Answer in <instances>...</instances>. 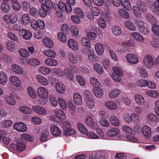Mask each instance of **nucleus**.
<instances>
[{"mask_svg": "<svg viewBox=\"0 0 159 159\" xmlns=\"http://www.w3.org/2000/svg\"><path fill=\"white\" fill-rule=\"evenodd\" d=\"M113 72L111 75L112 79L116 82H120L123 75V71L117 67H113Z\"/></svg>", "mask_w": 159, "mask_h": 159, "instance_id": "obj_1", "label": "nucleus"}, {"mask_svg": "<svg viewBox=\"0 0 159 159\" xmlns=\"http://www.w3.org/2000/svg\"><path fill=\"white\" fill-rule=\"evenodd\" d=\"M139 86L141 87H145L147 86L148 87L151 89L154 88L156 87V84L154 83L148 81V80L141 79L139 80L137 83Z\"/></svg>", "mask_w": 159, "mask_h": 159, "instance_id": "obj_2", "label": "nucleus"}, {"mask_svg": "<svg viewBox=\"0 0 159 159\" xmlns=\"http://www.w3.org/2000/svg\"><path fill=\"white\" fill-rule=\"evenodd\" d=\"M57 7L62 11H66L67 13H70L72 11V8L70 5L65 4L61 1L59 2Z\"/></svg>", "mask_w": 159, "mask_h": 159, "instance_id": "obj_3", "label": "nucleus"}, {"mask_svg": "<svg viewBox=\"0 0 159 159\" xmlns=\"http://www.w3.org/2000/svg\"><path fill=\"white\" fill-rule=\"evenodd\" d=\"M143 62L145 66L148 68L152 67L153 65V58L151 56L146 55L143 58Z\"/></svg>", "mask_w": 159, "mask_h": 159, "instance_id": "obj_4", "label": "nucleus"}, {"mask_svg": "<svg viewBox=\"0 0 159 159\" xmlns=\"http://www.w3.org/2000/svg\"><path fill=\"white\" fill-rule=\"evenodd\" d=\"M13 127L14 129L19 132H25L27 129L26 125L22 122L15 123Z\"/></svg>", "mask_w": 159, "mask_h": 159, "instance_id": "obj_5", "label": "nucleus"}, {"mask_svg": "<svg viewBox=\"0 0 159 159\" xmlns=\"http://www.w3.org/2000/svg\"><path fill=\"white\" fill-rule=\"evenodd\" d=\"M39 97L41 98H47L48 96V92L43 87H39L37 90Z\"/></svg>", "mask_w": 159, "mask_h": 159, "instance_id": "obj_6", "label": "nucleus"}, {"mask_svg": "<svg viewBox=\"0 0 159 159\" xmlns=\"http://www.w3.org/2000/svg\"><path fill=\"white\" fill-rule=\"evenodd\" d=\"M50 129L51 134L54 136H58L61 134L60 130L56 125L53 124L51 125Z\"/></svg>", "mask_w": 159, "mask_h": 159, "instance_id": "obj_7", "label": "nucleus"}, {"mask_svg": "<svg viewBox=\"0 0 159 159\" xmlns=\"http://www.w3.org/2000/svg\"><path fill=\"white\" fill-rule=\"evenodd\" d=\"M126 58L129 62L132 64H136L139 61L138 58L136 55L131 54L127 55Z\"/></svg>", "mask_w": 159, "mask_h": 159, "instance_id": "obj_8", "label": "nucleus"}, {"mask_svg": "<svg viewBox=\"0 0 159 159\" xmlns=\"http://www.w3.org/2000/svg\"><path fill=\"white\" fill-rule=\"evenodd\" d=\"M10 82L13 85L17 87H20L21 85V82L17 77L14 76H10L9 78Z\"/></svg>", "mask_w": 159, "mask_h": 159, "instance_id": "obj_9", "label": "nucleus"}, {"mask_svg": "<svg viewBox=\"0 0 159 159\" xmlns=\"http://www.w3.org/2000/svg\"><path fill=\"white\" fill-rule=\"evenodd\" d=\"M54 113L59 119L63 120L66 118L64 112L61 109H55L54 111Z\"/></svg>", "mask_w": 159, "mask_h": 159, "instance_id": "obj_10", "label": "nucleus"}, {"mask_svg": "<svg viewBox=\"0 0 159 159\" xmlns=\"http://www.w3.org/2000/svg\"><path fill=\"white\" fill-rule=\"evenodd\" d=\"M36 77L39 83L44 86H47L48 84V80L43 76L40 75H37Z\"/></svg>", "mask_w": 159, "mask_h": 159, "instance_id": "obj_11", "label": "nucleus"}, {"mask_svg": "<svg viewBox=\"0 0 159 159\" xmlns=\"http://www.w3.org/2000/svg\"><path fill=\"white\" fill-rule=\"evenodd\" d=\"M17 40H8L7 44V48L8 50L13 52L15 49L16 47V42Z\"/></svg>", "mask_w": 159, "mask_h": 159, "instance_id": "obj_12", "label": "nucleus"}, {"mask_svg": "<svg viewBox=\"0 0 159 159\" xmlns=\"http://www.w3.org/2000/svg\"><path fill=\"white\" fill-rule=\"evenodd\" d=\"M39 2L42 5L41 6H43L44 7L52 8L53 7V4L50 0H39Z\"/></svg>", "mask_w": 159, "mask_h": 159, "instance_id": "obj_13", "label": "nucleus"}, {"mask_svg": "<svg viewBox=\"0 0 159 159\" xmlns=\"http://www.w3.org/2000/svg\"><path fill=\"white\" fill-rule=\"evenodd\" d=\"M142 133L146 138H149L151 135V129L147 125H144L142 128Z\"/></svg>", "mask_w": 159, "mask_h": 159, "instance_id": "obj_14", "label": "nucleus"}, {"mask_svg": "<svg viewBox=\"0 0 159 159\" xmlns=\"http://www.w3.org/2000/svg\"><path fill=\"white\" fill-rule=\"evenodd\" d=\"M74 102L77 105H80L82 102L81 96L79 93H75L73 95Z\"/></svg>", "mask_w": 159, "mask_h": 159, "instance_id": "obj_15", "label": "nucleus"}, {"mask_svg": "<svg viewBox=\"0 0 159 159\" xmlns=\"http://www.w3.org/2000/svg\"><path fill=\"white\" fill-rule=\"evenodd\" d=\"M125 26L128 30L132 31L136 30V28L134 24L131 22L129 21H126L124 22Z\"/></svg>", "mask_w": 159, "mask_h": 159, "instance_id": "obj_16", "label": "nucleus"}, {"mask_svg": "<svg viewBox=\"0 0 159 159\" xmlns=\"http://www.w3.org/2000/svg\"><path fill=\"white\" fill-rule=\"evenodd\" d=\"M94 95L98 98H101L103 94V91L100 88L96 87L93 89Z\"/></svg>", "mask_w": 159, "mask_h": 159, "instance_id": "obj_17", "label": "nucleus"}, {"mask_svg": "<svg viewBox=\"0 0 159 159\" xmlns=\"http://www.w3.org/2000/svg\"><path fill=\"white\" fill-rule=\"evenodd\" d=\"M11 68L12 70L16 74H22L23 73V70L18 65L14 64L11 65Z\"/></svg>", "mask_w": 159, "mask_h": 159, "instance_id": "obj_18", "label": "nucleus"}, {"mask_svg": "<svg viewBox=\"0 0 159 159\" xmlns=\"http://www.w3.org/2000/svg\"><path fill=\"white\" fill-rule=\"evenodd\" d=\"M55 87L56 90L59 93H63L65 92V86L61 83L59 82L55 86Z\"/></svg>", "mask_w": 159, "mask_h": 159, "instance_id": "obj_19", "label": "nucleus"}, {"mask_svg": "<svg viewBox=\"0 0 159 159\" xmlns=\"http://www.w3.org/2000/svg\"><path fill=\"white\" fill-rule=\"evenodd\" d=\"M122 6L127 10H131L132 8L130 2L128 0H120Z\"/></svg>", "mask_w": 159, "mask_h": 159, "instance_id": "obj_20", "label": "nucleus"}, {"mask_svg": "<svg viewBox=\"0 0 159 159\" xmlns=\"http://www.w3.org/2000/svg\"><path fill=\"white\" fill-rule=\"evenodd\" d=\"M119 132V130L117 128H112L109 130L107 132V135L109 137H113L118 134Z\"/></svg>", "mask_w": 159, "mask_h": 159, "instance_id": "obj_21", "label": "nucleus"}, {"mask_svg": "<svg viewBox=\"0 0 159 159\" xmlns=\"http://www.w3.org/2000/svg\"><path fill=\"white\" fill-rule=\"evenodd\" d=\"M44 62L46 64L51 66H55L57 64L56 60L50 58L46 59L44 61Z\"/></svg>", "mask_w": 159, "mask_h": 159, "instance_id": "obj_22", "label": "nucleus"}, {"mask_svg": "<svg viewBox=\"0 0 159 159\" xmlns=\"http://www.w3.org/2000/svg\"><path fill=\"white\" fill-rule=\"evenodd\" d=\"M32 108L35 112L40 114L44 115L46 113L44 108L38 106H33Z\"/></svg>", "mask_w": 159, "mask_h": 159, "instance_id": "obj_23", "label": "nucleus"}, {"mask_svg": "<svg viewBox=\"0 0 159 159\" xmlns=\"http://www.w3.org/2000/svg\"><path fill=\"white\" fill-rule=\"evenodd\" d=\"M95 48L97 53L98 54L102 55L103 53V48L102 45L100 43L96 44Z\"/></svg>", "mask_w": 159, "mask_h": 159, "instance_id": "obj_24", "label": "nucleus"}, {"mask_svg": "<svg viewBox=\"0 0 159 159\" xmlns=\"http://www.w3.org/2000/svg\"><path fill=\"white\" fill-rule=\"evenodd\" d=\"M68 44L69 47L72 49L75 50H78V44L75 40H68Z\"/></svg>", "mask_w": 159, "mask_h": 159, "instance_id": "obj_25", "label": "nucleus"}, {"mask_svg": "<svg viewBox=\"0 0 159 159\" xmlns=\"http://www.w3.org/2000/svg\"><path fill=\"white\" fill-rule=\"evenodd\" d=\"M85 124L89 127H92L94 126V122L93 119L90 116L87 117L85 119Z\"/></svg>", "mask_w": 159, "mask_h": 159, "instance_id": "obj_26", "label": "nucleus"}, {"mask_svg": "<svg viewBox=\"0 0 159 159\" xmlns=\"http://www.w3.org/2000/svg\"><path fill=\"white\" fill-rule=\"evenodd\" d=\"M15 146L17 150L20 152L25 150L26 148L25 145L21 141L17 142Z\"/></svg>", "mask_w": 159, "mask_h": 159, "instance_id": "obj_27", "label": "nucleus"}, {"mask_svg": "<svg viewBox=\"0 0 159 159\" xmlns=\"http://www.w3.org/2000/svg\"><path fill=\"white\" fill-rule=\"evenodd\" d=\"M6 102L10 105L13 106L16 104V101L12 95L6 96L5 97Z\"/></svg>", "mask_w": 159, "mask_h": 159, "instance_id": "obj_28", "label": "nucleus"}, {"mask_svg": "<svg viewBox=\"0 0 159 159\" xmlns=\"http://www.w3.org/2000/svg\"><path fill=\"white\" fill-rule=\"evenodd\" d=\"M30 17L27 14H23L21 17V21L24 25H28L30 22Z\"/></svg>", "mask_w": 159, "mask_h": 159, "instance_id": "obj_29", "label": "nucleus"}, {"mask_svg": "<svg viewBox=\"0 0 159 159\" xmlns=\"http://www.w3.org/2000/svg\"><path fill=\"white\" fill-rule=\"evenodd\" d=\"M132 10L134 14L136 17L138 18L142 17V14L141 11L139 8L137 6H134L133 7Z\"/></svg>", "mask_w": 159, "mask_h": 159, "instance_id": "obj_30", "label": "nucleus"}, {"mask_svg": "<svg viewBox=\"0 0 159 159\" xmlns=\"http://www.w3.org/2000/svg\"><path fill=\"white\" fill-rule=\"evenodd\" d=\"M43 53L46 56L52 58H54L56 55V52L51 49L45 50Z\"/></svg>", "mask_w": 159, "mask_h": 159, "instance_id": "obj_31", "label": "nucleus"}, {"mask_svg": "<svg viewBox=\"0 0 159 159\" xmlns=\"http://www.w3.org/2000/svg\"><path fill=\"white\" fill-rule=\"evenodd\" d=\"M112 31L113 34L115 35H118L121 32L120 28L119 26L116 25L112 26Z\"/></svg>", "mask_w": 159, "mask_h": 159, "instance_id": "obj_32", "label": "nucleus"}, {"mask_svg": "<svg viewBox=\"0 0 159 159\" xmlns=\"http://www.w3.org/2000/svg\"><path fill=\"white\" fill-rule=\"evenodd\" d=\"M109 121L112 125L115 126H118L120 125V121L118 118L116 117L112 116L109 119Z\"/></svg>", "mask_w": 159, "mask_h": 159, "instance_id": "obj_33", "label": "nucleus"}, {"mask_svg": "<svg viewBox=\"0 0 159 159\" xmlns=\"http://www.w3.org/2000/svg\"><path fill=\"white\" fill-rule=\"evenodd\" d=\"M93 68L94 70L98 72V73L102 74L103 70L101 66L98 63H96L93 65Z\"/></svg>", "mask_w": 159, "mask_h": 159, "instance_id": "obj_34", "label": "nucleus"}, {"mask_svg": "<svg viewBox=\"0 0 159 159\" xmlns=\"http://www.w3.org/2000/svg\"><path fill=\"white\" fill-rule=\"evenodd\" d=\"M119 13L121 16L126 19L129 18L130 17L129 13L122 9L119 10Z\"/></svg>", "mask_w": 159, "mask_h": 159, "instance_id": "obj_35", "label": "nucleus"}, {"mask_svg": "<svg viewBox=\"0 0 159 159\" xmlns=\"http://www.w3.org/2000/svg\"><path fill=\"white\" fill-rule=\"evenodd\" d=\"M58 103L61 108L65 110L66 109L67 105L65 101L63 99L59 98H58Z\"/></svg>", "mask_w": 159, "mask_h": 159, "instance_id": "obj_36", "label": "nucleus"}, {"mask_svg": "<svg viewBox=\"0 0 159 159\" xmlns=\"http://www.w3.org/2000/svg\"><path fill=\"white\" fill-rule=\"evenodd\" d=\"M130 35L132 39L135 40H144L141 34L136 32L131 33Z\"/></svg>", "mask_w": 159, "mask_h": 159, "instance_id": "obj_37", "label": "nucleus"}, {"mask_svg": "<svg viewBox=\"0 0 159 159\" xmlns=\"http://www.w3.org/2000/svg\"><path fill=\"white\" fill-rule=\"evenodd\" d=\"M7 81V77L6 74L2 72H0V83L4 85Z\"/></svg>", "mask_w": 159, "mask_h": 159, "instance_id": "obj_38", "label": "nucleus"}, {"mask_svg": "<svg viewBox=\"0 0 159 159\" xmlns=\"http://www.w3.org/2000/svg\"><path fill=\"white\" fill-rule=\"evenodd\" d=\"M120 93V91L119 90L114 89L110 93L109 96L110 98H114L119 96Z\"/></svg>", "mask_w": 159, "mask_h": 159, "instance_id": "obj_39", "label": "nucleus"}, {"mask_svg": "<svg viewBox=\"0 0 159 159\" xmlns=\"http://www.w3.org/2000/svg\"><path fill=\"white\" fill-rule=\"evenodd\" d=\"M77 125L80 132L84 134H86L87 133L88 131L85 127L82 124L78 123H77Z\"/></svg>", "mask_w": 159, "mask_h": 159, "instance_id": "obj_40", "label": "nucleus"}, {"mask_svg": "<svg viewBox=\"0 0 159 159\" xmlns=\"http://www.w3.org/2000/svg\"><path fill=\"white\" fill-rule=\"evenodd\" d=\"M106 106L111 110H115L116 109L117 107L115 103L113 102H107L105 103Z\"/></svg>", "mask_w": 159, "mask_h": 159, "instance_id": "obj_41", "label": "nucleus"}, {"mask_svg": "<svg viewBox=\"0 0 159 159\" xmlns=\"http://www.w3.org/2000/svg\"><path fill=\"white\" fill-rule=\"evenodd\" d=\"M135 100L136 102L139 105H143L144 102V100L143 97L139 95H135Z\"/></svg>", "mask_w": 159, "mask_h": 159, "instance_id": "obj_42", "label": "nucleus"}, {"mask_svg": "<svg viewBox=\"0 0 159 159\" xmlns=\"http://www.w3.org/2000/svg\"><path fill=\"white\" fill-rule=\"evenodd\" d=\"M39 71L44 75L48 74L51 72V70L48 68L45 67H41L39 68Z\"/></svg>", "mask_w": 159, "mask_h": 159, "instance_id": "obj_43", "label": "nucleus"}, {"mask_svg": "<svg viewBox=\"0 0 159 159\" xmlns=\"http://www.w3.org/2000/svg\"><path fill=\"white\" fill-rule=\"evenodd\" d=\"M18 52L20 55L24 57H28L29 56V52L27 50L23 48L19 49Z\"/></svg>", "mask_w": 159, "mask_h": 159, "instance_id": "obj_44", "label": "nucleus"}, {"mask_svg": "<svg viewBox=\"0 0 159 159\" xmlns=\"http://www.w3.org/2000/svg\"><path fill=\"white\" fill-rule=\"evenodd\" d=\"M139 72L141 77H145L148 76V74L146 69L142 67H139L138 69Z\"/></svg>", "mask_w": 159, "mask_h": 159, "instance_id": "obj_45", "label": "nucleus"}, {"mask_svg": "<svg viewBox=\"0 0 159 159\" xmlns=\"http://www.w3.org/2000/svg\"><path fill=\"white\" fill-rule=\"evenodd\" d=\"M64 134L67 135H72L76 134V131L74 129L70 128L64 130Z\"/></svg>", "mask_w": 159, "mask_h": 159, "instance_id": "obj_46", "label": "nucleus"}, {"mask_svg": "<svg viewBox=\"0 0 159 159\" xmlns=\"http://www.w3.org/2000/svg\"><path fill=\"white\" fill-rule=\"evenodd\" d=\"M68 58L70 61L73 64H76L77 62V57L72 53H70L68 54Z\"/></svg>", "mask_w": 159, "mask_h": 159, "instance_id": "obj_47", "label": "nucleus"}, {"mask_svg": "<svg viewBox=\"0 0 159 159\" xmlns=\"http://www.w3.org/2000/svg\"><path fill=\"white\" fill-rule=\"evenodd\" d=\"M28 92L29 95L31 98L33 99H35L37 95L33 88L31 87H29L28 88Z\"/></svg>", "mask_w": 159, "mask_h": 159, "instance_id": "obj_48", "label": "nucleus"}, {"mask_svg": "<svg viewBox=\"0 0 159 159\" xmlns=\"http://www.w3.org/2000/svg\"><path fill=\"white\" fill-rule=\"evenodd\" d=\"M75 14L80 18H82L84 16V14L82 10L79 7L75 8L74 10Z\"/></svg>", "mask_w": 159, "mask_h": 159, "instance_id": "obj_49", "label": "nucleus"}, {"mask_svg": "<svg viewBox=\"0 0 159 159\" xmlns=\"http://www.w3.org/2000/svg\"><path fill=\"white\" fill-rule=\"evenodd\" d=\"M28 64L33 66H36L39 65L40 64L39 61L36 59H31L28 61Z\"/></svg>", "mask_w": 159, "mask_h": 159, "instance_id": "obj_50", "label": "nucleus"}, {"mask_svg": "<svg viewBox=\"0 0 159 159\" xmlns=\"http://www.w3.org/2000/svg\"><path fill=\"white\" fill-rule=\"evenodd\" d=\"M76 80L79 84L83 86H84L86 84L85 80L84 78L81 75H78L76 76Z\"/></svg>", "mask_w": 159, "mask_h": 159, "instance_id": "obj_51", "label": "nucleus"}, {"mask_svg": "<svg viewBox=\"0 0 159 159\" xmlns=\"http://www.w3.org/2000/svg\"><path fill=\"white\" fill-rule=\"evenodd\" d=\"M122 129L125 132L128 134H131L133 135L135 134V132L131 128L128 126H124L122 127Z\"/></svg>", "mask_w": 159, "mask_h": 159, "instance_id": "obj_52", "label": "nucleus"}, {"mask_svg": "<svg viewBox=\"0 0 159 159\" xmlns=\"http://www.w3.org/2000/svg\"><path fill=\"white\" fill-rule=\"evenodd\" d=\"M64 75L68 78L72 79L74 76L71 71L68 69H66L64 70Z\"/></svg>", "mask_w": 159, "mask_h": 159, "instance_id": "obj_53", "label": "nucleus"}, {"mask_svg": "<svg viewBox=\"0 0 159 159\" xmlns=\"http://www.w3.org/2000/svg\"><path fill=\"white\" fill-rule=\"evenodd\" d=\"M10 22L12 23H15L17 21L18 16L16 13H12L10 16Z\"/></svg>", "mask_w": 159, "mask_h": 159, "instance_id": "obj_54", "label": "nucleus"}, {"mask_svg": "<svg viewBox=\"0 0 159 159\" xmlns=\"http://www.w3.org/2000/svg\"><path fill=\"white\" fill-rule=\"evenodd\" d=\"M1 9L3 12H7L10 11V7L8 3L5 2L2 4Z\"/></svg>", "mask_w": 159, "mask_h": 159, "instance_id": "obj_55", "label": "nucleus"}, {"mask_svg": "<svg viewBox=\"0 0 159 159\" xmlns=\"http://www.w3.org/2000/svg\"><path fill=\"white\" fill-rule=\"evenodd\" d=\"M146 18L148 20L152 23H155L157 22V20L155 17L151 14L148 13L146 15Z\"/></svg>", "mask_w": 159, "mask_h": 159, "instance_id": "obj_56", "label": "nucleus"}, {"mask_svg": "<svg viewBox=\"0 0 159 159\" xmlns=\"http://www.w3.org/2000/svg\"><path fill=\"white\" fill-rule=\"evenodd\" d=\"M29 13L30 14L35 17H37L38 16V11L34 7H31L29 10Z\"/></svg>", "mask_w": 159, "mask_h": 159, "instance_id": "obj_57", "label": "nucleus"}, {"mask_svg": "<svg viewBox=\"0 0 159 159\" xmlns=\"http://www.w3.org/2000/svg\"><path fill=\"white\" fill-rule=\"evenodd\" d=\"M19 110L21 112L28 114H30L31 110L25 106H20L19 108Z\"/></svg>", "mask_w": 159, "mask_h": 159, "instance_id": "obj_58", "label": "nucleus"}, {"mask_svg": "<svg viewBox=\"0 0 159 159\" xmlns=\"http://www.w3.org/2000/svg\"><path fill=\"white\" fill-rule=\"evenodd\" d=\"M43 43L45 46L49 48H52L54 46L52 40H43Z\"/></svg>", "mask_w": 159, "mask_h": 159, "instance_id": "obj_59", "label": "nucleus"}, {"mask_svg": "<svg viewBox=\"0 0 159 159\" xmlns=\"http://www.w3.org/2000/svg\"><path fill=\"white\" fill-rule=\"evenodd\" d=\"M86 35L88 38L90 40H95L97 38L96 34L94 32H87Z\"/></svg>", "mask_w": 159, "mask_h": 159, "instance_id": "obj_60", "label": "nucleus"}, {"mask_svg": "<svg viewBox=\"0 0 159 159\" xmlns=\"http://www.w3.org/2000/svg\"><path fill=\"white\" fill-rule=\"evenodd\" d=\"M32 28L35 30H37L38 28V20L36 21L35 19L31 20L30 22Z\"/></svg>", "mask_w": 159, "mask_h": 159, "instance_id": "obj_61", "label": "nucleus"}, {"mask_svg": "<svg viewBox=\"0 0 159 159\" xmlns=\"http://www.w3.org/2000/svg\"><path fill=\"white\" fill-rule=\"evenodd\" d=\"M152 30L154 34L159 36V25L154 24L152 26Z\"/></svg>", "mask_w": 159, "mask_h": 159, "instance_id": "obj_62", "label": "nucleus"}, {"mask_svg": "<svg viewBox=\"0 0 159 159\" xmlns=\"http://www.w3.org/2000/svg\"><path fill=\"white\" fill-rule=\"evenodd\" d=\"M21 137L29 141L32 142L34 140V138L32 136L27 134L21 135Z\"/></svg>", "mask_w": 159, "mask_h": 159, "instance_id": "obj_63", "label": "nucleus"}, {"mask_svg": "<svg viewBox=\"0 0 159 159\" xmlns=\"http://www.w3.org/2000/svg\"><path fill=\"white\" fill-rule=\"evenodd\" d=\"M39 15L42 17H45L47 15V11L43 6H41L39 12Z\"/></svg>", "mask_w": 159, "mask_h": 159, "instance_id": "obj_64", "label": "nucleus"}]
</instances>
